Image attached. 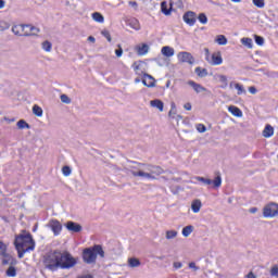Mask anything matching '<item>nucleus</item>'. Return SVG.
<instances>
[{
	"instance_id": "nucleus-58",
	"label": "nucleus",
	"mask_w": 278,
	"mask_h": 278,
	"mask_svg": "<svg viewBox=\"0 0 278 278\" xmlns=\"http://www.w3.org/2000/svg\"><path fill=\"white\" fill-rule=\"evenodd\" d=\"M204 51L206 54V61L210 62V49L205 48Z\"/></svg>"
},
{
	"instance_id": "nucleus-31",
	"label": "nucleus",
	"mask_w": 278,
	"mask_h": 278,
	"mask_svg": "<svg viewBox=\"0 0 278 278\" xmlns=\"http://www.w3.org/2000/svg\"><path fill=\"white\" fill-rule=\"evenodd\" d=\"M16 265H10L5 271L7 277H16Z\"/></svg>"
},
{
	"instance_id": "nucleus-40",
	"label": "nucleus",
	"mask_w": 278,
	"mask_h": 278,
	"mask_svg": "<svg viewBox=\"0 0 278 278\" xmlns=\"http://www.w3.org/2000/svg\"><path fill=\"white\" fill-rule=\"evenodd\" d=\"M253 5L256 8H265L266 2L264 0H252Z\"/></svg>"
},
{
	"instance_id": "nucleus-62",
	"label": "nucleus",
	"mask_w": 278,
	"mask_h": 278,
	"mask_svg": "<svg viewBox=\"0 0 278 278\" xmlns=\"http://www.w3.org/2000/svg\"><path fill=\"white\" fill-rule=\"evenodd\" d=\"M236 84H238V83L231 81V83L229 84V88H236Z\"/></svg>"
},
{
	"instance_id": "nucleus-23",
	"label": "nucleus",
	"mask_w": 278,
	"mask_h": 278,
	"mask_svg": "<svg viewBox=\"0 0 278 278\" xmlns=\"http://www.w3.org/2000/svg\"><path fill=\"white\" fill-rule=\"evenodd\" d=\"M127 25L131 27V29H135L136 31H140V22L137 18H129L127 21Z\"/></svg>"
},
{
	"instance_id": "nucleus-9",
	"label": "nucleus",
	"mask_w": 278,
	"mask_h": 278,
	"mask_svg": "<svg viewBox=\"0 0 278 278\" xmlns=\"http://www.w3.org/2000/svg\"><path fill=\"white\" fill-rule=\"evenodd\" d=\"M2 257V265L3 266H16L17 262L16 258H14L12 255L8 254V252H2L1 254Z\"/></svg>"
},
{
	"instance_id": "nucleus-22",
	"label": "nucleus",
	"mask_w": 278,
	"mask_h": 278,
	"mask_svg": "<svg viewBox=\"0 0 278 278\" xmlns=\"http://www.w3.org/2000/svg\"><path fill=\"white\" fill-rule=\"evenodd\" d=\"M228 111L230 112V114H232V116H236L237 118H242V111L238 106L230 105L228 108Z\"/></svg>"
},
{
	"instance_id": "nucleus-63",
	"label": "nucleus",
	"mask_w": 278,
	"mask_h": 278,
	"mask_svg": "<svg viewBox=\"0 0 278 278\" xmlns=\"http://www.w3.org/2000/svg\"><path fill=\"white\" fill-rule=\"evenodd\" d=\"M135 84H140V77L135 78Z\"/></svg>"
},
{
	"instance_id": "nucleus-4",
	"label": "nucleus",
	"mask_w": 278,
	"mask_h": 278,
	"mask_svg": "<svg viewBox=\"0 0 278 278\" xmlns=\"http://www.w3.org/2000/svg\"><path fill=\"white\" fill-rule=\"evenodd\" d=\"M97 255L105 257V251H103V247L99 244L85 249L83 260L86 264H94L97 262Z\"/></svg>"
},
{
	"instance_id": "nucleus-5",
	"label": "nucleus",
	"mask_w": 278,
	"mask_h": 278,
	"mask_svg": "<svg viewBox=\"0 0 278 278\" xmlns=\"http://www.w3.org/2000/svg\"><path fill=\"white\" fill-rule=\"evenodd\" d=\"M195 181H200V184H203L204 186H212L213 184V188H220V186H223V178L220 175H217L214 180L198 176L195 177Z\"/></svg>"
},
{
	"instance_id": "nucleus-2",
	"label": "nucleus",
	"mask_w": 278,
	"mask_h": 278,
	"mask_svg": "<svg viewBox=\"0 0 278 278\" xmlns=\"http://www.w3.org/2000/svg\"><path fill=\"white\" fill-rule=\"evenodd\" d=\"M77 261L68 252L54 251L45 256L43 266L52 273L58 268H73Z\"/></svg>"
},
{
	"instance_id": "nucleus-8",
	"label": "nucleus",
	"mask_w": 278,
	"mask_h": 278,
	"mask_svg": "<svg viewBox=\"0 0 278 278\" xmlns=\"http://www.w3.org/2000/svg\"><path fill=\"white\" fill-rule=\"evenodd\" d=\"M132 70L135 71L136 75H138L139 77H144V75H147L144 70V62L142 61L134 62Z\"/></svg>"
},
{
	"instance_id": "nucleus-7",
	"label": "nucleus",
	"mask_w": 278,
	"mask_h": 278,
	"mask_svg": "<svg viewBox=\"0 0 278 278\" xmlns=\"http://www.w3.org/2000/svg\"><path fill=\"white\" fill-rule=\"evenodd\" d=\"M177 59L179 62H181V64H190V66H192V64H194V56H192V53L190 52H179L177 54Z\"/></svg>"
},
{
	"instance_id": "nucleus-50",
	"label": "nucleus",
	"mask_w": 278,
	"mask_h": 278,
	"mask_svg": "<svg viewBox=\"0 0 278 278\" xmlns=\"http://www.w3.org/2000/svg\"><path fill=\"white\" fill-rule=\"evenodd\" d=\"M189 268H191V270H194V273L200 269L194 262L189 263Z\"/></svg>"
},
{
	"instance_id": "nucleus-61",
	"label": "nucleus",
	"mask_w": 278,
	"mask_h": 278,
	"mask_svg": "<svg viewBox=\"0 0 278 278\" xmlns=\"http://www.w3.org/2000/svg\"><path fill=\"white\" fill-rule=\"evenodd\" d=\"M3 8H5V1L0 0V10H3Z\"/></svg>"
},
{
	"instance_id": "nucleus-39",
	"label": "nucleus",
	"mask_w": 278,
	"mask_h": 278,
	"mask_svg": "<svg viewBox=\"0 0 278 278\" xmlns=\"http://www.w3.org/2000/svg\"><path fill=\"white\" fill-rule=\"evenodd\" d=\"M17 128L18 129H29V124L25 122L24 119H21L17 122Z\"/></svg>"
},
{
	"instance_id": "nucleus-30",
	"label": "nucleus",
	"mask_w": 278,
	"mask_h": 278,
	"mask_svg": "<svg viewBox=\"0 0 278 278\" xmlns=\"http://www.w3.org/2000/svg\"><path fill=\"white\" fill-rule=\"evenodd\" d=\"M170 9L172 8L168 9V2L163 1L161 3V12H163V14H165V16H168L170 14Z\"/></svg>"
},
{
	"instance_id": "nucleus-16",
	"label": "nucleus",
	"mask_w": 278,
	"mask_h": 278,
	"mask_svg": "<svg viewBox=\"0 0 278 278\" xmlns=\"http://www.w3.org/2000/svg\"><path fill=\"white\" fill-rule=\"evenodd\" d=\"M25 29H27V25L17 24L12 27V33L15 36H25Z\"/></svg>"
},
{
	"instance_id": "nucleus-11",
	"label": "nucleus",
	"mask_w": 278,
	"mask_h": 278,
	"mask_svg": "<svg viewBox=\"0 0 278 278\" xmlns=\"http://www.w3.org/2000/svg\"><path fill=\"white\" fill-rule=\"evenodd\" d=\"M188 86H190L197 94H201V92H208L207 88L203 87L201 84L195 83L194 80H189Z\"/></svg>"
},
{
	"instance_id": "nucleus-35",
	"label": "nucleus",
	"mask_w": 278,
	"mask_h": 278,
	"mask_svg": "<svg viewBox=\"0 0 278 278\" xmlns=\"http://www.w3.org/2000/svg\"><path fill=\"white\" fill-rule=\"evenodd\" d=\"M92 18H93V21H96V23H103V21H104V17L99 12L92 13Z\"/></svg>"
},
{
	"instance_id": "nucleus-34",
	"label": "nucleus",
	"mask_w": 278,
	"mask_h": 278,
	"mask_svg": "<svg viewBox=\"0 0 278 278\" xmlns=\"http://www.w3.org/2000/svg\"><path fill=\"white\" fill-rule=\"evenodd\" d=\"M235 88L237 90V94H247V90L244 89V86L240 85L239 83L235 84Z\"/></svg>"
},
{
	"instance_id": "nucleus-33",
	"label": "nucleus",
	"mask_w": 278,
	"mask_h": 278,
	"mask_svg": "<svg viewBox=\"0 0 278 278\" xmlns=\"http://www.w3.org/2000/svg\"><path fill=\"white\" fill-rule=\"evenodd\" d=\"M195 74L198 75V77H201V78L207 77V70L195 67Z\"/></svg>"
},
{
	"instance_id": "nucleus-6",
	"label": "nucleus",
	"mask_w": 278,
	"mask_h": 278,
	"mask_svg": "<svg viewBox=\"0 0 278 278\" xmlns=\"http://www.w3.org/2000/svg\"><path fill=\"white\" fill-rule=\"evenodd\" d=\"M264 218H276L278 216V204L275 202L268 203L263 208Z\"/></svg>"
},
{
	"instance_id": "nucleus-51",
	"label": "nucleus",
	"mask_w": 278,
	"mask_h": 278,
	"mask_svg": "<svg viewBox=\"0 0 278 278\" xmlns=\"http://www.w3.org/2000/svg\"><path fill=\"white\" fill-rule=\"evenodd\" d=\"M175 110H176V106H175V102L172 103V109L168 113V116H175Z\"/></svg>"
},
{
	"instance_id": "nucleus-55",
	"label": "nucleus",
	"mask_w": 278,
	"mask_h": 278,
	"mask_svg": "<svg viewBox=\"0 0 278 278\" xmlns=\"http://www.w3.org/2000/svg\"><path fill=\"white\" fill-rule=\"evenodd\" d=\"M24 36H25V37L31 36V30H30L29 28H25V29H24Z\"/></svg>"
},
{
	"instance_id": "nucleus-32",
	"label": "nucleus",
	"mask_w": 278,
	"mask_h": 278,
	"mask_svg": "<svg viewBox=\"0 0 278 278\" xmlns=\"http://www.w3.org/2000/svg\"><path fill=\"white\" fill-rule=\"evenodd\" d=\"M215 42L222 47H225V45H227V37H225V35H218Z\"/></svg>"
},
{
	"instance_id": "nucleus-21",
	"label": "nucleus",
	"mask_w": 278,
	"mask_h": 278,
	"mask_svg": "<svg viewBox=\"0 0 278 278\" xmlns=\"http://www.w3.org/2000/svg\"><path fill=\"white\" fill-rule=\"evenodd\" d=\"M275 134V128L270 126V124H267L263 130V137L264 138H270Z\"/></svg>"
},
{
	"instance_id": "nucleus-24",
	"label": "nucleus",
	"mask_w": 278,
	"mask_h": 278,
	"mask_svg": "<svg viewBox=\"0 0 278 278\" xmlns=\"http://www.w3.org/2000/svg\"><path fill=\"white\" fill-rule=\"evenodd\" d=\"M136 51L138 55H147V53H149V45L142 43L140 46H137Z\"/></svg>"
},
{
	"instance_id": "nucleus-45",
	"label": "nucleus",
	"mask_w": 278,
	"mask_h": 278,
	"mask_svg": "<svg viewBox=\"0 0 278 278\" xmlns=\"http://www.w3.org/2000/svg\"><path fill=\"white\" fill-rule=\"evenodd\" d=\"M197 130L200 132V134H205L207 131V128L205 127V125L203 124H198L197 125Z\"/></svg>"
},
{
	"instance_id": "nucleus-18",
	"label": "nucleus",
	"mask_w": 278,
	"mask_h": 278,
	"mask_svg": "<svg viewBox=\"0 0 278 278\" xmlns=\"http://www.w3.org/2000/svg\"><path fill=\"white\" fill-rule=\"evenodd\" d=\"M201 207H203V203L201 202V200L195 199L192 201L191 210H192L193 214H199L201 212Z\"/></svg>"
},
{
	"instance_id": "nucleus-41",
	"label": "nucleus",
	"mask_w": 278,
	"mask_h": 278,
	"mask_svg": "<svg viewBox=\"0 0 278 278\" xmlns=\"http://www.w3.org/2000/svg\"><path fill=\"white\" fill-rule=\"evenodd\" d=\"M62 173H63V175H64V177H68V176H71V173H73V170L71 169V167L70 166H63V168H62Z\"/></svg>"
},
{
	"instance_id": "nucleus-13",
	"label": "nucleus",
	"mask_w": 278,
	"mask_h": 278,
	"mask_svg": "<svg viewBox=\"0 0 278 278\" xmlns=\"http://www.w3.org/2000/svg\"><path fill=\"white\" fill-rule=\"evenodd\" d=\"M142 84L147 88H155V78H153V76H151L149 74H144V76L142 78Z\"/></svg>"
},
{
	"instance_id": "nucleus-37",
	"label": "nucleus",
	"mask_w": 278,
	"mask_h": 278,
	"mask_svg": "<svg viewBox=\"0 0 278 278\" xmlns=\"http://www.w3.org/2000/svg\"><path fill=\"white\" fill-rule=\"evenodd\" d=\"M52 47H53V45H51L50 41L42 42V49H43V51H47V53H51Z\"/></svg>"
},
{
	"instance_id": "nucleus-10",
	"label": "nucleus",
	"mask_w": 278,
	"mask_h": 278,
	"mask_svg": "<svg viewBox=\"0 0 278 278\" xmlns=\"http://www.w3.org/2000/svg\"><path fill=\"white\" fill-rule=\"evenodd\" d=\"M184 21L185 23H187V25H190V27H192V25L197 23V13L192 11H188L184 15Z\"/></svg>"
},
{
	"instance_id": "nucleus-15",
	"label": "nucleus",
	"mask_w": 278,
	"mask_h": 278,
	"mask_svg": "<svg viewBox=\"0 0 278 278\" xmlns=\"http://www.w3.org/2000/svg\"><path fill=\"white\" fill-rule=\"evenodd\" d=\"M210 64H212V66H220V64H223V56L220 55V52H215L212 54V60L210 61Z\"/></svg>"
},
{
	"instance_id": "nucleus-19",
	"label": "nucleus",
	"mask_w": 278,
	"mask_h": 278,
	"mask_svg": "<svg viewBox=\"0 0 278 278\" xmlns=\"http://www.w3.org/2000/svg\"><path fill=\"white\" fill-rule=\"evenodd\" d=\"M161 53L165 58H173V55H175V49L170 46H165L161 49Z\"/></svg>"
},
{
	"instance_id": "nucleus-27",
	"label": "nucleus",
	"mask_w": 278,
	"mask_h": 278,
	"mask_svg": "<svg viewBox=\"0 0 278 278\" xmlns=\"http://www.w3.org/2000/svg\"><path fill=\"white\" fill-rule=\"evenodd\" d=\"M192 231H194V226L189 225V226L184 227L182 228L184 238H188L192 233Z\"/></svg>"
},
{
	"instance_id": "nucleus-43",
	"label": "nucleus",
	"mask_w": 278,
	"mask_h": 278,
	"mask_svg": "<svg viewBox=\"0 0 278 278\" xmlns=\"http://www.w3.org/2000/svg\"><path fill=\"white\" fill-rule=\"evenodd\" d=\"M254 39H255L256 45H258V47L264 46V37L255 35Z\"/></svg>"
},
{
	"instance_id": "nucleus-49",
	"label": "nucleus",
	"mask_w": 278,
	"mask_h": 278,
	"mask_svg": "<svg viewBox=\"0 0 278 278\" xmlns=\"http://www.w3.org/2000/svg\"><path fill=\"white\" fill-rule=\"evenodd\" d=\"M118 49L115 50V54L117 58H123V48L121 47V45L117 46Z\"/></svg>"
},
{
	"instance_id": "nucleus-53",
	"label": "nucleus",
	"mask_w": 278,
	"mask_h": 278,
	"mask_svg": "<svg viewBox=\"0 0 278 278\" xmlns=\"http://www.w3.org/2000/svg\"><path fill=\"white\" fill-rule=\"evenodd\" d=\"M128 4L134 8L135 10H138V2L136 1H129Z\"/></svg>"
},
{
	"instance_id": "nucleus-57",
	"label": "nucleus",
	"mask_w": 278,
	"mask_h": 278,
	"mask_svg": "<svg viewBox=\"0 0 278 278\" xmlns=\"http://www.w3.org/2000/svg\"><path fill=\"white\" fill-rule=\"evenodd\" d=\"M87 40L88 42H92V43L97 42V39L93 36H89Z\"/></svg>"
},
{
	"instance_id": "nucleus-60",
	"label": "nucleus",
	"mask_w": 278,
	"mask_h": 278,
	"mask_svg": "<svg viewBox=\"0 0 278 278\" xmlns=\"http://www.w3.org/2000/svg\"><path fill=\"white\" fill-rule=\"evenodd\" d=\"M247 278H257V276H255V274H253L252 271H250V273L247 275Z\"/></svg>"
},
{
	"instance_id": "nucleus-44",
	"label": "nucleus",
	"mask_w": 278,
	"mask_h": 278,
	"mask_svg": "<svg viewBox=\"0 0 278 278\" xmlns=\"http://www.w3.org/2000/svg\"><path fill=\"white\" fill-rule=\"evenodd\" d=\"M101 34L106 38L108 42H112V35H110V30H102Z\"/></svg>"
},
{
	"instance_id": "nucleus-56",
	"label": "nucleus",
	"mask_w": 278,
	"mask_h": 278,
	"mask_svg": "<svg viewBox=\"0 0 278 278\" xmlns=\"http://www.w3.org/2000/svg\"><path fill=\"white\" fill-rule=\"evenodd\" d=\"M184 108H185V110H187V112H190V110H192V104L186 103V104L184 105Z\"/></svg>"
},
{
	"instance_id": "nucleus-36",
	"label": "nucleus",
	"mask_w": 278,
	"mask_h": 278,
	"mask_svg": "<svg viewBox=\"0 0 278 278\" xmlns=\"http://www.w3.org/2000/svg\"><path fill=\"white\" fill-rule=\"evenodd\" d=\"M26 29L30 30L31 36H38L40 34V29L31 25H26Z\"/></svg>"
},
{
	"instance_id": "nucleus-52",
	"label": "nucleus",
	"mask_w": 278,
	"mask_h": 278,
	"mask_svg": "<svg viewBox=\"0 0 278 278\" xmlns=\"http://www.w3.org/2000/svg\"><path fill=\"white\" fill-rule=\"evenodd\" d=\"M173 266L174 268L179 269V268H182L184 264H181V262H174Z\"/></svg>"
},
{
	"instance_id": "nucleus-38",
	"label": "nucleus",
	"mask_w": 278,
	"mask_h": 278,
	"mask_svg": "<svg viewBox=\"0 0 278 278\" xmlns=\"http://www.w3.org/2000/svg\"><path fill=\"white\" fill-rule=\"evenodd\" d=\"M198 21L202 24V25H207V15H205V13H200L198 15Z\"/></svg>"
},
{
	"instance_id": "nucleus-46",
	"label": "nucleus",
	"mask_w": 278,
	"mask_h": 278,
	"mask_svg": "<svg viewBox=\"0 0 278 278\" xmlns=\"http://www.w3.org/2000/svg\"><path fill=\"white\" fill-rule=\"evenodd\" d=\"M60 99H61L62 103H66L67 105L71 104V98H68V96L63 93V94H61Z\"/></svg>"
},
{
	"instance_id": "nucleus-54",
	"label": "nucleus",
	"mask_w": 278,
	"mask_h": 278,
	"mask_svg": "<svg viewBox=\"0 0 278 278\" xmlns=\"http://www.w3.org/2000/svg\"><path fill=\"white\" fill-rule=\"evenodd\" d=\"M249 92L251 93V94H257V89L255 88V87H249Z\"/></svg>"
},
{
	"instance_id": "nucleus-48",
	"label": "nucleus",
	"mask_w": 278,
	"mask_h": 278,
	"mask_svg": "<svg viewBox=\"0 0 278 278\" xmlns=\"http://www.w3.org/2000/svg\"><path fill=\"white\" fill-rule=\"evenodd\" d=\"M5 251H8V245H5V243H3V241H0V255L2 253H5Z\"/></svg>"
},
{
	"instance_id": "nucleus-25",
	"label": "nucleus",
	"mask_w": 278,
	"mask_h": 278,
	"mask_svg": "<svg viewBox=\"0 0 278 278\" xmlns=\"http://www.w3.org/2000/svg\"><path fill=\"white\" fill-rule=\"evenodd\" d=\"M214 79H216V81H220V84H223V85L220 86V88H227V86H228L227 76L222 75V74H216V75L214 76Z\"/></svg>"
},
{
	"instance_id": "nucleus-26",
	"label": "nucleus",
	"mask_w": 278,
	"mask_h": 278,
	"mask_svg": "<svg viewBox=\"0 0 278 278\" xmlns=\"http://www.w3.org/2000/svg\"><path fill=\"white\" fill-rule=\"evenodd\" d=\"M177 236H179V232H177V230H166L165 231V238L167 240H175V238H177Z\"/></svg>"
},
{
	"instance_id": "nucleus-17",
	"label": "nucleus",
	"mask_w": 278,
	"mask_h": 278,
	"mask_svg": "<svg viewBox=\"0 0 278 278\" xmlns=\"http://www.w3.org/2000/svg\"><path fill=\"white\" fill-rule=\"evenodd\" d=\"M127 266L129 268H140V266H142V263L140 262V258H138V257H129L127 260Z\"/></svg>"
},
{
	"instance_id": "nucleus-47",
	"label": "nucleus",
	"mask_w": 278,
	"mask_h": 278,
	"mask_svg": "<svg viewBox=\"0 0 278 278\" xmlns=\"http://www.w3.org/2000/svg\"><path fill=\"white\" fill-rule=\"evenodd\" d=\"M269 273L271 277H278V266H273Z\"/></svg>"
},
{
	"instance_id": "nucleus-12",
	"label": "nucleus",
	"mask_w": 278,
	"mask_h": 278,
	"mask_svg": "<svg viewBox=\"0 0 278 278\" xmlns=\"http://www.w3.org/2000/svg\"><path fill=\"white\" fill-rule=\"evenodd\" d=\"M65 227L72 233H79V231H81V229H83L81 225H79V224H77L75 222H67L65 224Z\"/></svg>"
},
{
	"instance_id": "nucleus-59",
	"label": "nucleus",
	"mask_w": 278,
	"mask_h": 278,
	"mask_svg": "<svg viewBox=\"0 0 278 278\" xmlns=\"http://www.w3.org/2000/svg\"><path fill=\"white\" fill-rule=\"evenodd\" d=\"M249 212L250 214H257V207H251Z\"/></svg>"
},
{
	"instance_id": "nucleus-1",
	"label": "nucleus",
	"mask_w": 278,
	"mask_h": 278,
	"mask_svg": "<svg viewBox=\"0 0 278 278\" xmlns=\"http://www.w3.org/2000/svg\"><path fill=\"white\" fill-rule=\"evenodd\" d=\"M124 170L127 175L148 181H155L160 175H164V169L161 166L134 161L128 162Z\"/></svg>"
},
{
	"instance_id": "nucleus-64",
	"label": "nucleus",
	"mask_w": 278,
	"mask_h": 278,
	"mask_svg": "<svg viewBox=\"0 0 278 278\" xmlns=\"http://www.w3.org/2000/svg\"><path fill=\"white\" fill-rule=\"evenodd\" d=\"M232 3H240L242 0H231Z\"/></svg>"
},
{
	"instance_id": "nucleus-29",
	"label": "nucleus",
	"mask_w": 278,
	"mask_h": 278,
	"mask_svg": "<svg viewBox=\"0 0 278 278\" xmlns=\"http://www.w3.org/2000/svg\"><path fill=\"white\" fill-rule=\"evenodd\" d=\"M33 114H35V116H38V118H42V114H43L42 108H40L38 104H35L33 106Z\"/></svg>"
},
{
	"instance_id": "nucleus-42",
	"label": "nucleus",
	"mask_w": 278,
	"mask_h": 278,
	"mask_svg": "<svg viewBox=\"0 0 278 278\" xmlns=\"http://www.w3.org/2000/svg\"><path fill=\"white\" fill-rule=\"evenodd\" d=\"M10 27V23L7 21H0V31H5Z\"/></svg>"
},
{
	"instance_id": "nucleus-14",
	"label": "nucleus",
	"mask_w": 278,
	"mask_h": 278,
	"mask_svg": "<svg viewBox=\"0 0 278 278\" xmlns=\"http://www.w3.org/2000/svg\"><path fill=\"white\" fill-rule=\"evenodd\" d=\"M49 226L51 227L54 236H60V231H62V224L58 222V219H52L49 223Z\"/></svg>"
},
{
	"instance_id": "nucleus-28",
	"label": "nucleus",
	"mask_w": 278,
	"mask_h": 278,
	"mask_svg": "<svg viewBox=\"0 0 278 278\" xmlns=\"http://www.w3.org/2000/svg\"><path fill=\"white\" fill-rule=\"evenodd\" d=\"M241 45H243V47H248V49H253V39L244 37L241 39Z\"/></svg>"
},
{
	"instance_id": "nucleus-3",
	"label": "nucleus",
	"mask_w": 278,
	"mask_h": 278,
	"mask_svg": "<svg viewBox=\"0 0 278 278\" xmlns=\"http://www.w3.org/2000/svg\"><path fill=\"white\" fill-rule=\"evenodd\" d=\"M14 244L20 260H23L25 253H29L36 249V242H34L30 233L18 235L15 238Z\"/></svg>"
},
{
	"instance_id": "nucleus-20",
	"label": "nucleus",
	"mask_w": 278,
	"mask_h": 278,
	"mask_svg": "<svg viewBox=\"0 0 278 278\" xmlns=\"http://www.w3.org/2000/svg\"><path fill=\"white\" fill-rule=\"evenodd\" d=\"M151 108H156L159 112H164V102L162 100L155 99L150 101Z\"/></svg>"
}]
</instances>
